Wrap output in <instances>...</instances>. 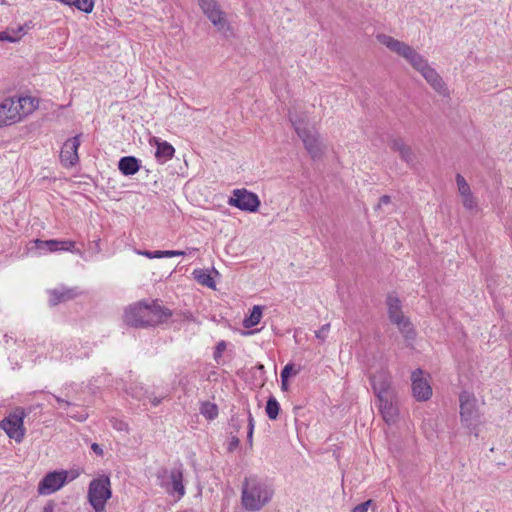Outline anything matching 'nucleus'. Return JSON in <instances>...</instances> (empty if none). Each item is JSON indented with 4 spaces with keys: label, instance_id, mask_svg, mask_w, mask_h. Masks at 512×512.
Instances as JSON below:
<instances>
[{
    "label": "nucleus",
    "instance_id": "32",
    "mask_svg": "<svg viewBox=\"0 0 512 512\" xmlns=\"http://www.w3.org/2000/svg\"><path fill=\"white\" fill-rule=\"evenodd\" d=\"M461 197H462L463 206L467 210L477 209L478 204H477V201H476L475 197L473 196L472 192L467 195L461 196Z\"/></svg>",
    "mask_w": 512,
    "mask_h": 512
},
{
    "label": "nucleus",
    "instance_id": "48",
    "mask_svg": "<svg viewBox=\"0 0 512 512\" xmlns=\"http://www.w3.org/2000/svg\"><path fill=\"white\" fill-rule=\"evenodd\" d=\"M68 473H69L68 482L76 479L79 476V472L75 471V470L68 471Z\"/></svg>",
    "mask_w": 512,
    "mask_h": 512
},
{
    "label": "nucleus",
    "instance_id": "50",
    "mask_svg": "<svg viewBox=\"0 0 512 512\" xmlns=\"http://www.w3.org/2000/svg\"><path fill=\"white\" fill-rule=\"evenodd\" d=\"M43 512H54V507L51 504H48L44 507Z\"/></svg>",
    "mask_w": 512,
    "mask_h": 512
},
{
    "label": "nucleus",
    "instance_id": "11",
    "mask_svg": "<svg viewBox=\"0 0 512 512\" xmlns=\"http://www.w3.org/2000/svg\"><path fill=\"white\" fill-rule=\"evenodd\" d=\"M461 421L467 425H474L479 418L476 399L470 392L463 391L459 396Z\"/></svg>",
    "mask_w": 512,
    "mask_h": 512
},
{
    "label": "nucleus",
    "instance_id": "17",
    "mask_svg": "<svg viewBox=\"0 0 512 512\" xmlns=\"http://www.w3.org/2000/svg\"><path fill=\"white\" fill-rule=\"evenodd\" d=\"M170 482H161V486L166 489L169 494H177L178 499L185 495V487L183 485V472L181 468H173L170 471Z\"/></svg>",
    "mask_w": 512,
    "mask_h": 512
},
{
    "label": "nucleus",
    "instance_id": "22",
    "mask_svg": "<svg viewBox=\"0 0 512 512\" xmlns=\"http://www.w3.org/2000/svg\"><path fill=\"white\" fill-rule=\"evenodd\" d=\"M118 169L125 176L134 175L140 170V161L134 156H124L118 162Z\"/></svg>",
    "mask_w": 512,
    "mask_h": 512
},
{
    "label": "nucleus",
    "instance_id": "16",
    "mask_svg": "<svg viewBox=\"0 0 512 512\" xmlns=\"http://www.w3.org/2000/svg\"><path fill=\"white\" fill-rule=\"evenodd\" d=\"M394 393L377 397V405L384 421L388 424L394 423L398 414L397 406L394 404Z\"/></svg>",
    "mask_w": 512,
    "mask_h": 512
},
{
    "label": "nucleus",
    "instance_id": "4",
    "mask_svg": "<svg viewBox=\"0 0 512 512\" xmlns=\"http://www.w3.org/2000/svg\"><path fill=\"white\" fill-rule=\"evenodd\" d=\"M379 43L390 51L403 57L419 73L429 64L427 59L418 53L413 47L386 34L376 36Z\"/></svg>",
    "mask_w": 512,
    "mask_h": 512
},
{
    "label": "nucleus",
    "instance_id": "14",
    "mask_svg": "<svg viewBox=\"0 0 512 512\" xmlns=\"http://www.w3.org/2000/svg\"><path fill=\"white\" fill-rule=\"evenodd\" d=\"M203 13L211 21L213 26L225 37H229L232 34L231 25L220 5H217L215 8H210Z\"/></svg>",
    "mask_w": 512,
    "mask_h": 512
},
{
    "label": "nucleus",
    "instance_id": "38",
    "mask_svg": "<svg viewBox=\"0 0 512 512\" xmlns=\"http://www.w3.org/2000/svg\"><path fill=\"white\" fill-rule=\"evenodd\" d=\"M329 329H330V325L329 324L323 325L319 330H317L315 332L316 337L319 340L324 341L326 339L327 335H328Z\"/></svg>",
    "mask_w": 512,
    "mask_h": 512
},
{
    "label": "nucleus",
    "instance_id": "49",
    "mask_svg": "<svg viewBox=\"0 0 512 512\" xmlns=\"http://www.w3.org/2000/svg\"><path fill=\"white\" fill-rule=\"evenodd\" d=\"M288 380L289 379L281 378V388H282V390H287L288 389Z\"/></svg>",
    "mask_w": 512,
    "mask_h": 512
},
{
    "label": "nucleus",
    "instance_id": "40",
    "mask_svg": "<svg viewBox=\"0 0 512 512\" xmlns=\"http://www.w3.org/2000/svg\"><path fill=\"white\" fill-rule=\"evenodd\" d=\"M231 440L228 444V451L229 452H232L234 451L236 448H238L239 444H240V440L239 438L237 437V435L233 434L231 435Z\"/></svg>",
    "mask_w": 512,
    "mask_h": 512
},
{
    "label": "nucleus",
    "instance_id": "44",
    "mask_svg": "<svg viewBox=\"0 0 512 512\" xmlns=\"http://www.w3.org/2000/svg\"><path fill=\"white\" fill-rule=\"evenodd\" d=\"M91 449L98 456H102L103 453H104L102 447L99 444H97V443H93L91 445Z\"/></svg>",
    "mask_w": 512,
    "mask_h": 512
},
{
    "label": "nucleus",
    "instance_id": "51",
    "mask_svg": "<svg viewBox=\"0 0 512 512\" xmlns=\"http://www.w3.org/2000/svg\"><path fill=\"white\" fill-rule=\"evenodd\" d=\"M93 244H94V248L96 249L97 252H100L101 248H100V240H96V241H93Z\"/></svg>",
    "mask_w": 512,
    "mask_h": 512
},
{
    "label": "nucleus",
    "instance_id": "35",
    "mask_svg": "<svg viewBox=\"0 0 512 512\" xmlns=\"http://www.w3.org/2000/svg\"><path fill=\"white\" fill-rule=\"evenodd\" d=\"M65 411H66L67 415L70 418H72V419H74L76 421H79V422L85 421L87 419V417H88V414L85 411L73 412L72 410L68 411V409L65 410Z\"/></svg>",
    "mask_w": 512,
    "mask_h": 512
},
{
    "label": "nucleus",
    "instance_id": "33",
    "mask_svg": "<svg viewBox=\"0 0 512 512\" xmlns=\"http://www.w3.org/2000/svg\"><path fill=\"white\" fill-rule=\"evenodd\" d=\"M20 39V36H18L14 31H2L0 32V41H6L10 43L17 42Z\"/></svg>",
    "mask_w": 512,
    "mask_h": 512
},
{
    "label": "nucleus",
    "instance_id": "46",
    "mask_svg": "<svg viewBox=\"0 0 512 512\" xmlns=\"http://www.w3.org/2000/svg\"><path fill=\"white\" fill-rule=\"evenodd\" d=\"M456 183H457L458 187L468 184L467 181L465 180V178L460 174L456 175Z\"/></svg>",
    "mask_w": 512,
    "mask_h": 512
},
{
    "label": "nucleus",
    "instance_id": "28",
    "mask_svg": "<svg viewBox=\"0 0 512 512\" xmlns=\"http://www.w3.org/2000/svg\"><path fill=\"white\" fill-rule=\"evenodd\" d=\"M265 410H266V414L269 419H271V420L277 419V417L279 415V411H280V405H279L278 401L276 400V398H274L273 396L269 397V399L266 402Z\"/></svg>",
    "mask_w": 512,
    "mask_h": 512
},
{
    "label": "nucleus",
    "instance_id": "21",
    "mask_svg": "<svg viewBox=\"0 0 512 512\" xmlns=\"http://www.w3.org/2000/svg\"><path fill=\"white\" fill-rule=\"evenodd\" d=\"M198 249L197 248H188L187 251H181V250H156V251H149V250H145V251H139L138 253L140 255H143L149 259H153V258H171V257H175V256H184V255H187V254H191L193 252H196Z\"/></svg>",
    "mask_w": 512,
    "mask_h": 512
},
{
    "label": "nucleus",
    "instance_id": "47",
    "mask_svg": "<svg viewBox=\"0 0 512 512\" xmlns=\"http://www.w3.org/2000/svg\"><path fill=\"white\" fill-rule=\"evenodd\" d=\"M165 397H149L150 402L153 406H158Z\"/></svg>",
    "mask_w": 512,
    "mask_h": 512
},
{
    "label": "nucleus",
    "instance_id": "24",
    "mask_svg": "<svg viewBox=\"0 0 512 512\" xmlns=\"http://www.w3.org/2000/svg\"><path fill=\"white\" fill-rule=\"evenodd\" d=\"M262 318V307L255 305L248 317L243 320V326L247 329L256 326Z\"/></svg>",
    "mask_w": 512,
    "mask_h": 512
},
{
    "label": "nucleus",
    "instance_id": "7",
    "mask_svg": "<svg viewBox=\"0 0 512 512\" xmlns=\"http://www.w3.org/2000/svg\"><path fill=\"white\" fill-rule=\"evenodd\" d=\"M388 306V315L392 323L396 324L401 333L404 334L405 338L413 339L415 332L413 326L408 318H406L401 309L400 299L394 295L389 294L386 299Z\"/></svg>",
    "mask_w": 512,
    "mask_h": 512
},
{
    "label": "nucleus",
    "instance_id": "52",
    "mask_svg": "<svg viewBox=\"0 0 512 512\" xmlns=\"http://www.w3.org/2000/svg\"><path fill=\"white\" fill-rule=\"evenodd\" d=\"M184 317L187 319V320H191L193 318L192 314L190 312L188 313H185L184 314Z\"/></svg>",
    "mask_w": 512,
    "mask_h": 512
},
{
    "label": "nucleus",
    "instance_id": "29",
    "mask_svg": "<svg viewBox=\"0 0 512 512\" xmlns=\"http://www.w3.org/2000/svg\"><path fill=\"white\" fill-rule=\"evenodd\" d=\"M245 423L244 417H239L238 415H232L229 421V433L231 435L239 433L240 429Z\"/></svg>",
    "mask_w": 512,
    "mask_h": 512
},
{
    "label": "nucleus",
    "instance_id": "8",
    "mask_svg": "<svg viewBox=\"0 0 512 512\" xmlns=\"http://www.w3.org/2000/svg\"><path fill=\"white\" fill-rule=\"evenodd\" d=\"M26 414L23 408L17 407L13 412L0 421L2 428L7 436L16 442H22L25 435L24 418Z\"/></svg>",
    "mask_w": 512,
    "mask_h": 512
},
{
    "label": "nucleus",
    "instance_id": "25",
    "mask_svg": "<svg viewBox=\"0 0 512 512\" xmlns=\"http://www.w3.org/2000/svg\"><path fill=\"white\" fill-rule=\"evenodd\" d=\"M193 276L199 284L206 286L208 288H215V282L211 275L206 270L195 269L193 271Z\"/></svg>",
    "mask_w": 512,
    "mask_h": 512
},
{
    "label": "nucleus",
    "instance_id": "45",
    "mask_svg": "<svg viewBox=\"0 0 512 512\" xmlns=\"http://www.w3.org/2000/svg\"><path fill=\"white\" fill-rule=\"evenodd\" d=\"M391 202V198L390 196L388 195H383L380 199H379V203H378V208L381 206V205H386V204H389Z\"/></svg>",
    "mask_w": 512,
    "mask_h": 512
},
{
    "label": "nucleus",
    "instance_id": "31",
    "mask_svg": "<svg viewBox=\"0 0 512 512\" xmlns=\"http://www.w3.org/2000/svg\"><path fill=\"white\" fill-rule=\"evenodd\" d=\"M247 441L250 447L253 445V433H254V418L250 412V410H247Z\"/></svg>",
    "mask_w": 512,
    "mask_h": 512
},
{
    "label": "nucleus",
    "instance_id": "37",
    "mask_svg": "<svg viewBox=\"0 0 512 512\" xmlns=\"http://www.w3.org/2000/svg\"><path fill=\"white\" fill-rule=\"evenodd\" d=\"M226 350V342L220 341L217 343L215 350H214V359L218 362L219 358H221L222 353Z\"/></svg>",
    "mask_w": 512,
    "mask_h": 512
},
{
    "label": "nucleus",
    "instance_id": "19",
    "mask_svg": "<svg viewBox=\"0 0 512 512\" xmlns=\"http://www.w3.org/2000/svg\"><path fill=\"white\" fill-rule=\"evenodd\" d=\"M79 295L77 288L59 287L50 291L49 304L56 306L76 298Z\"/></svg>",
    "mask_w": 512,
    "mask_h": 512
},
{
    "label": "nucleus",
    "instance_id": "5",
    "mask_svg": "<svg viewBox=\"0 0 512 512\" xmlns=\"http://www.w3.org/2000/svg\"><path fill=\"white\" fill-rule=\"evenodd\" d=\"M32 104L29 97L6 98L0 103V127L11 125L22 119L24 115L29 114L32 108H25V105Z\"/></svg>",
    "mask_w": 512,
    "mask_h": 512
},
{
    "label": "nucleus",
    "instance_id": "15",
    "mask_svg": "<svg viewBox=\"0 0 512 512\" xmlns=\"http://www.w3.org/2000/svg\"><path fill=\"white\" fill-rule=\"evenodd\" d=\"M370 382L376 397L393 394L391 386V375L384 370L374 373L370 376Z\"/></svg>",
    "mask_w": 512,
    "mask_h": 512
},
{
    "label": "nucleus",
    "instance_id": "9",
    "mask_svg": "<svg viewBox=\"0 0 512 512\" xmlns=\"http://www.w3.org/2000/svg\"><path fill=\"white\" fill-rule=\"evenodd\" d=\"M228 204L246 212H256L260 207V199L257 194L245 188L233 190V195L228 199Z\"/></svg>",
    "mask_w": 512,
    "mask_h": 512
},
{
    "label": "nucleus",
    "instance_id": "42",
    "mask_svg": "<svg viewBox=\"0 0 512 512\" xmlns=\"http://www.w3.org/2000/svg\"><path fill=\"white\" fill-rule=\"evenodd\" d=\"M458 191H459V194L461 196H464V195H467V194L471 193V189H470L469 184L459 186L458 187Z\"/></svg>",
    "mask_w": 512,
    "mask_h": 512
},
{
    "label": "nucleus",
    "instance_id": "41",
    "mask_svg": "<svg viewBox=\"0 0 512 512\" xmlns=\"http://www.w3.org/2000/svg\"><path fill=\"white\" fill-rule=\"evenodd\" d=\"M54 397H55V400L57 401V403L60 405V407H63L64 410H67V409L75 406L74 404H72L71 402H69L67 400H64L57 396H54Z\"/></svg>",
    "mask_w": 512,
    "mask_h": 512
},
{
    "label": "nucleus",
    "instance_id": "23",
    "mask_svg": "<svg viewBox=\"0 0 512 512\" xmlns=\"http://www.w3.org/2000/svg\"><path fill=\"white\" fill-rule=\"evenodd\" d=\"M155 142L157 145L155 157L158 161L164 163L173 158L175 149L170 143L158 139H155Z\"/></svg>",
    "mask_w": 512,
    "mask_h": 512
},
{
    "label": "nucleus",
    "instance_id": "18",
    "mask_svg": "<svg viewBox=\"0 0 512 512\" xmlns=\"http://www.w3.org/2000/svg\"><path fill=\"white\" fill-rule=\"evenodd\" d=\"M427 83L440 95L447 96L448 89L439 73L429 64L420 72Z\"/></svg>",
    "mask_w": 512,
    "mask_h": 512
},
{
    "label": "nucleus",
    "instance_id": "20",
    "mask_svg": "<svg viewBox=\"0 0 512 512\" xmlns=\"http://www.w3.org/2000/svg\"><path fill=\"white\" fill-rule=\"evenodd\" d=\"M391 149L399 153L400 158L409 166H414L416 155L412 148L402 138H395L391 141Z\"/></svg>",
    "mask_w": 512,
    "mask_h": 512
},
{
    "label": "nucleus",
    "instance_id": "26",
    "mask_svg": "<svg viewBox=\"0 0 512 512\" xmlns=\"http://www.w3.org/2000/svg\"><path fill=\"white\" fill-rule=\"evenodd\" d=\"M35 248L44 252H57L58 251V242L57 239L50 240H34Z\"/></svg>",
    "mask_w": 512,
    "mask_h": 512
},
{
    "label": "nucleus",
    "instance_id": "3",
    "mask_svg": "<svg viewBox=\"0 0 512 512\" xmlns=\"http://www.w3.org/2000/svg\"><path fill=\"white\" fill-rule=\"evenodd\" d=\"M289 118L308 154L312 159H319L323 155V147L315 126L309 124L306 116H299L291 111H289Z\"/></svg>",
    "mask_w": 512,
    "mask_h": 512
},
{
    "label": "nucleus",
    "instance_id": "10",
    "mask_svg": "<svg viewBox=\"0 0 512 512\" xmlns=\"http://www.w3.org/2000/svg\"><path fill=\"white\" fill-rule=\"evenodd\" d=\"M69 473L66 470L48 472L38 483L39 495H50L60 490L68 482Z\"/></svg>",
    "mask_w": 512,
    "mask_h": 512
},
{
    "label": "nucleus",
    "instance_id": "2",
    "mask_svg": "<svg viewBox=\"0 0 512 512\" xmlns=\"http://www.w3.org/2000/svg\"><path fill=\"white\" fill-rule=\"evenodd\" d=\"M273 494V488L265 481L257 477L246 478L242 485V506L248 511H259L271 501Z\"/></svg>",
    "mask_w": 512,
    "mask_h": 512
},
{
    "label": "nucleus",
    "instance_id": "13",
    "mask_svg": "<svg viewBox=\"0 0 512 512\" xmlns=\"http://www.w3.org/2000/svg\"><path fill=\"white\" fill-rule=\"evenodd\" d=\"M80 146V135L66 140L60 152V159L65 167H72L79 161L78 149Z\"/></svg>",
    "mask_w": 512,
    "mask_h": 512
},
{
    "label": "nucleus",
    "instance_id": "30",
    "mask_svg": "<svg viewBox=\"0 0 512 512\" xmlns=\"http://www.w3.org/2000/svg\"><path fill=\"white\" fill-rule=\"evenodd\" d=\"M58 251H69L71 253L80 254L81 252L75 249V242L72 240H57Z\"/></svg>",
    "mask_w": 512,
    "mask_h": 512
},
{
    "label": "nucleus",
    "instance_id": "12",
    "mask_svg": "<svg viewBox=\"0 0 512 512\" xmlns=\"http://www.w3.org/2000/svg\"><path fill=\"white\" fill-rule=\"evenodd\" d=\"M411 381L412 394L417 401H426L431 397L432 388L427 380L423 378V371L420 368L412 372Z\"/></svg>",
    "mask_w": 512,
    "mask_h": 512
},
{
    "label": "nucleus",
    "instance_id": "34",
    "mask_svg": "<svg viewBox=\"0 0 512 512\" xmlns=\"http://www.w3.org/2000/svg\"><path fill=\"white\" fill-rule=\"evenodd\" d=\"M299 372V370H295L294 364L289 363L284 366V368L281 371V378L289 379L291 375H296Z\"/></svg>",
    "mask_w": 512,
    "mask_h": 512
},
{
    "label": "nucleus",
    "instance_id": "6",
    "mask_svg": "<svg viewBox=\"0 0 512 512\" xmlns=\"http://www.w3.org/2000/svg\"><path fill=\"white\" fill-rule=\"evenodd\" d=\"M111 483L107 476L93 479L88 488V500L96 512H102L105 504L111 498Z\"/></svg>",
    "mask_w": 512,
    "mask_h": 512
},
{
    "label": "nucleus",
    "instance_id": "39",
    "mask_svg": "<svg viewBox=\"0 0 512 512\" xmlns=\"http://www.w3.org/2000/svg\"><path fill=\"white\" fill-rule=\"evenodd\" d=\"M373 500L369 499L357 506H355L351 512H367L369 507L373 504Z\"/></svg>",
    "mask_w": 512,
    "mask_h": 512
},
{
    "label": "nucleus",
    "instance_id": "53",
    "mask_svg": "<svg viewBox=\"0 0 512 512\" xmlns=\"http://www.w3.org/2000/svg\"><path fill=\"white\" fill-rule=\"evenodd\" d=\"M0 4H1V5H5V4H6V1H5V0H1V1H0Z\"/></svg>",
    "mask_w": 512,
    "mask_h": 512
},
{
    "label": "nucleus",
    "instance_id": "27",
    "mask_svg": "<svg viewBox=\"0 0 512 512\" xmlns=\"http://www.w3.org/2000/svg\"><path fill=\"white\" fill-rule=\"evenodd\" d=\"M200 413L207 420H214L218 416V406L210 401L203 402L200 407Z\"/></svg>",
    "mask_w": 512,
    "mask_h": 512
},
{
    "label": "nucleus",
    "instance_id": "36",
    "mask_svg": "<svg viewBox=\"0 0 512 512\" xmlns=\"http://www.w3.org/2000/svg\"><path fill=\"white\" fill-rule=\"evenodd\" d=\"M198 1V4L202 10V12L210 9V8H215L218 4V2L216 0H197Z\"/></svg>",
    "mask_w": 512,
    "mask_h": 512
},
{
    "label": "nucleus",
    "instance_id": "1",
    "mask_svg": "<svg viewBox=\"0 0 512 512\" xmlns=\"http://www.w3.org/2000/svg\"><path fill=\"white\" fill-rule=\"evenodd\" d=\"M172 316L173 311L162 306L159 300H142L125 308L123 321L130 327L147 328L163 324Z\"/></svg>",
    "mask_w": 512,
    "mask_h": 512
},
{
    "label": "nucleus",
    "instance_id": "43",
    "mask_svg": "<svg viewBox=\"0 0 512 512\" xmlns=\"http://www.w3.org/2000/svg\"><path fill=\"white\" fill-rule=\"evenodd\" d=\"M115 429L119 431H127L128 425L123 421H116V423L113 425Z\"/></svg>",
    "mask_w": 512,
    "mask_h": 512
}]
</instances>
